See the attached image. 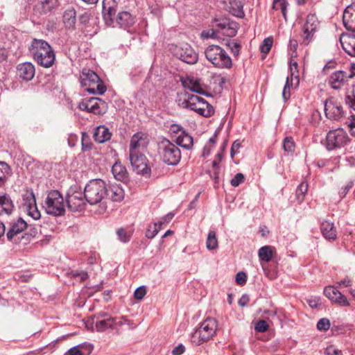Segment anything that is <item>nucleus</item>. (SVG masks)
<instances>
[{"mask_svg":"<svg viewBox=\"0 0 355 355\" xmlns=\"http://www.w3.org/2000/svg\"><path fill=\"white\" fill-rule=\"evenodd\" d=\"M28 50L34 60L40 66L49 68L53 65L55 61V53L46 41L33 39Z\"/></svg>","mask_w":355,"mask_h":355,"instance_id":"1","label":"nucleus"},{"mask_svg":"<svg viewBox=\"0 0 355 355\" xmlns=\"http://www.w3.org/2000/svg\"><path fill=\"white\" fill-rule=\"evenodd\" d=\"M107 187L105 181L101 179L90 180L85 187L84 196L91 205H97L106 196Z\"/></svg>","mask_w":355,"mask_h":355,"instance_id":"2","label":"nucleus"},{"mask_svg":"<svg viewBox=\"0 0 355 355\" xmlns=\"http://www.w3.org/2000/svg\"><path fill=\"white\" fill-rule=\"evenodd\" d=\"M217 329V320L213 318H207L200 323L198 328L191 334V343L196 345H200L211 339L216 335Z\"/></svg>","mask_w":355,"mask_h":355,"instance_id":"3","label":"nucleus"},{"mask_svg":"<svg viewBox=\"0 0 355 355\" xmlns=\"http://www.w3.org/2000/svg\"><path fill=\"white\" fill-rule=\"evenodd\" d=\"M80 84L87 92L93 94H103L107 88L102 80L94 71L83 69L80 76Z\"/></svg>","mask_w":355,"mask_h":355,"instance_id":"4","label":"nucleus"},{"mask_svg":"<svg viewBox=\"0 0 355 355\" xmlns=\"http://www.w3.org/2000/svg\"><path fill=\"white\" fill-rule=\"evenodd\" d=\"M158 154L160 159L168 165H177L181 159L179 148L166 139L159 142Z\"/></svg>","mask_w":355,"mask_h":355,"instance_id":"5","label":"nucleus"},{"mask_svg":"<svg viewBox=\"0 0 355 355\" xmlns=\"http://www.w3.org/2000/svg\"><path fill=\"white\" fill-rule=\"evenodd\" d=\"M205 54L206 58L216 67L230 69L232 66V59L220 46H208Z\"/></svg>","mask_w":355,"mask_h":355,"instance_id":"6","label":"nucleus"},{"mask_svg":"<svg viewBox=\"0 0 355 355\" xmlns=\"http://www.w3.org/2000/svg\"><path fill=\"white\" fill-rule=\"evenodd\" d=\"M184 101V107L190 108L205 117L211 116L214 113L212 105L208 103L202 98L193 94H186Z\"/></svg>","mask_w":355,"mask_h":355,"instance_id":"7","label":"nucleus"},{"mask_svg":"<svg viewBox=\"0 0 355 355\" xmlns=\"http://www.w3.org/2000/svg\"><path fill=\"white\" fill-rule=\"evenodd\" d=\"M65 202L61 193L57 190H52L47 194L45 200V210L48 214L61 216L65 213Z\"/></svg>","mask_w":355,"mask_h":355,"instance_id":"8","label":"nucleus"},{"mask_svg":"<svg viewBox=\"0 0 355 355\" xmlns=\"http://www.w3.org/2000/svg\"><path fill=\"white\" fill-rule=\"evenodd\" d=\"M78 108L80 110L91 112L94 114H103L105 113L107 105V103L99 98H84L78 104Z\"/></svg>","mask_w":355,"mask_h":355,"instance_id":"9","label":"nucleus"},{"mask_svg":"<svg viewBox=\"0 0 355 355\" xmlns=\"http://www.w3.org/2000/svg\"><path fill=\"white\" fill-rule=\"evenodd\" d=\"M326 139L327 148L329 150L343 147L349 141L347 132L342 128L329 131Z\"/></svg>","mask_w":355,"mask_h":355,"instance_id":"10","label":"nucleus"},{"mask_svg":"<svg viewBox=\"0 0 355 355\" xmlns=\"http://www.w3.org/2000/svg\"><path fill=\"white\" fill-rule=\"evenodd\" d=\"M324 113L326 117L330 120H340L345 114L342 102L334 97L328 98L324 103Z\"/></svg>","mask_w":355,"mask_h":355,"instance_id":"11","label":"nucleus"},{"mask_svg":"<svg viewBox=\"0 0 355 355\" xmlns=\"http://www.w3.org/2000/svg\"><path fill=\"white\" fill-rule=\"evenodd\" d=\"M172 51L173 55L176 58L187 64H193L198 62V53L188 44H184L180 46H175Z\"/></svg>","mask_w":355,"mask_h":355,"instance_id":"12","label":"nucleus"},{"mask_svg":"<svg viewBox=\"0 0 355 355\" xmlns=\"http://www.w3.org/2000/svg\"><path fill=\"white\" fill-rule=\"evenodd\" d=\"M67 205L71 211H82L86 206V199L81 191L70 189L66 196Z\"/></svg>","mask_w":355,"mask_h":355,"instance_id":"13","label":"nucleus"},{"mask_svg":"<svg viewBox=\"0 0 355 355\" xmlns=\"http://www.w3.org/2000/svg\"><path fill=\"white\" fill-rule=\"evenodd\" d=\"M320 22L315 14H309L302 27L304 34L302 43L308 45L312 40L314 34L319 28Z\"/></svg>","mask_w":355,"mask_h":355,"instance_id":"14","label":"nucleus"},{"mask_svg":"<svg viewBox=\"0 0 355 355\" xmlns=\"http://www.w3.org/2000/svg\"><path fill=\"white\" fill-rule=\"evenodd\" d=\"M355 76V66L352 67V71L346 72L344 71H336L329 78L328 83L330 87L336 90L341 89L349 80Z\"/></svg>","mask_w":355,"mask_h":355,"instance_id":"15","label":"nucleus"},{"mask_svg":"<svg viewBox=\"0 0 355 355\" xmlns=\"http://www.w3.org/2000/svg\"><path fill=\"white\" fill-rule=\"evenodd\" d=\"M130 161L133 170L137 174L146 175L150 171V168L148 166L147 159L141 153H130Z\"/></svg>","mask_w":355,"mask_h":355,"instance_id":"16","label":"nucleus"},{"mask_svg":"<svg viewBox=\"0 0 355 355\" xmlns=\"http://www.w3.org/2000/svg\"><path fill=\"white\" fill-rule=\"evenodd\" d=\"M215 27L217 31L227 37H234L237 33V24L230 21L227 18L214 19Z\"/></svg>","mask_w":355,"mask_h":355,"instance_id":"17","label":"nucleus"},{"mask_svg":"<svg viewBox=\"0 0 355 355\" xmlns=\"http://www.w3.org/2000/svg\"><path fill=\"white\" fill-rule=\"evenodd\" d=\"M149 142L146 134L139 132L133 135L130 144V153H139L144 150Z\"/></svg>","mask_w":355,"mask_h":355,"instance_id":"18","label":"nucleus"},{"mask_svg":"<svg viewBox=\"0 0 355 355\" xmlns=\"http://www.w3.org/2000/svg\"><path fill=\"white\" fill-rule=\"evenodd\" d=\"M117 3L115 0L103 1V15L106 24L111 26L116 12Z\"/></svg>","mask_w":355,"mask_h":355,"instance_id":"19","label":"nucleus"},{"mask_svg":"<svg viewBox=\"0 0 355 355\" xmlns=\"http://www.w3.org/2000/svg\"><path fill=\"white\" fill-rule=\"evenodd\" d=\"M324 294L332 302L338 304L340 306H349V303L346 297L343 295L336 287L328 286L324 289Z\"/></svg>","mask_w":355,"mask_h":355,"instance_id":"20","label":"nucleus"},{"mask_svg":"<svg viewBox=\"0 0 355 355\" xmlns=\"http://www.w3.org/2000/svg\"><path fill=\"white\" fill-rule=\"evenodd\" d=\"M343 21L346 29L355 33V3L346 7L343 13Z\"/></svg>","mask_w":355,"mask_h":355,"instance_id":"21","label":"nucleus"},{"mask_svg":"<svg viewBox=\"0 0 355 355\" xmlns=\"http://www.w3.org/2000/svg\"><path fill=\"white\" fill-rule=\"evenodd\" d=\"M17 75L24 80L29 81L35 76V67L31 62H24L19 64L17 67Z\"/></svg>","mask_w":355,"mask_h":355,"instance_id":"22","label":"nucleus"},{"mask_svg":"<svg viewBox=\"0 0 355 355\" xmlns=\"http://www.w3.org/2000/svg\"><path fill=\"white\" fill-rule=\"evenodd\" d=\"M340 41L343 50L348 55L355 57V34L343 35Z\"/></svg>","mask_w":355,"mask_h":355,"instance_id":"23","label":"nucleus"},{"mask_svg":"<svg viewBox=\"0 0 355 355\" xmlns=\"http://www.w3.org/2000/svg\"><path fill=\"white\" fill-rule=\"evenodd\" d=\"M27 226L28 225L26 222L21 218H19L12 225L11 227L8 231L6 234L8 240L12 241L15 237L21 233L27 227Z\"/></svg>","mask_w":355,"mask_h":355,"instance_id":"24","label":"nucleus"},{"mask_svg":"<svg viewBox=\"0 0 355 355\" xmlns=\"http://www.w3.org/2000/svg\"><path fill=\"white\" fill-rule=\"evenodd\" d=\"M106 196L113 202H121L124 198L125 192L120 184H111L107 188Z\"/></svg>","mask_w":355,"mask_h":355,"instance_id":"25","label":"nucleus"},{"mask_svg":"<svg viewBox=\"0 0 355 355\" xmlns=\"http://www.w3.org/2000/svg\"><path fill=\"white\" fill-rule=\"evenodd\" d=\"M243 3L241 0H227V8L233 15L242 18L244 17Z\"/></svg>","mask_w":355,"mask_h":355,"instance_id":"26","label":"nucleus"},{"mask_svg":"<svg viewBox=\"0 0 355 355\" xmlns=\"http://www.w3.org/2000/svg\"><path fill=\"white\" fill-rule=\"evenodd\" d=\"M134 18L128 12L123 11L118 14L116 18V24L124 29L130 28L134 24Z\"/></svg>","mask_w":355,"mask_h":355,"instance_id":"27","label":"nucleus"},{"mask_svg":"<svg viewBox=\"0 0 355 355\" xmlns=\"http://www.w3.org/2000/svg\"><path fill=\"white\" fill-rule=\"evenodd\" d=\"M14 209V204L8 195L0 196V216L10 215Z\"/></svg>","mask_w":355,"mask_h":355,"instance_id":"28","label":"nucleus"},{"mask_svg":"<svg viewBox=\"0 0 355 355\" xmlns=\"http://www.w3.org/2000/svg\"><path fill=\"white\" fill-rule=\"evenodd\" d=\"M324 237L327 240H335L337 237L336 230L333 223L324 220L320 226Z\"/></svg>","mask_w":355,"mask_h":355,"instance_id":"29","label":"nucleus"},{"mask_svg":"<svg viewBox=\"0 0 355 355\" xmlns=\"http://www.w3.org/2000/svg\"><path fill=\"white\" fill-rule=\"evenodd\" d=\"M93 137L95 141L102 144L110 139L111 133L105 125H99L95 129Z\"/></svg>","mask_w":355,"mask_h":355,"instance_id":"30","label":"nucleus"},{"mask_svg":"<svg viewBox=\"0 0 355 355\" xmlns=\"http://www.w3.org/2000/svg\"><path fill=\"white\" fill-rule=\"evenodd\" d=\"M76 21V12L73 8L67 9L63 14V22L68 29H73Z\"/></svg>","mask_w":355,"mask_h":355,"instance_id":"31","label":"nucleus"},{"mask_svg":"<svg viewBox=\"0 0 355 355\" xmlns=\"http://www.w3.org/2000/svg\"><path fill=\"white\" fill-rule=\"evenodd\" d=\"M112 173L114 178L119 181L125 182L128 180V173L125 168L120 163L115 162L112 167Z\"/></svg>","mask_w":355,"mask_h":355,"instance_id":"32","label":"nucleus"},{"mask_svg":"<svg viewBox=\"0 0 355 355\" xmlns=\"http://www.w3.org/2000/svg\"><path fill=\"white\" fill-rule=\"evenodd\" d=\"M175 142L178 146L187 150L191 149L193 145V137L185 131L181 132V133L176 137Z\"/></svg>","mask_w":355,"mask_h":355,"instance_id":"33","label":"nucleus"},{"mask_svg":"<svg viewBox=\"0 0 355 355\" xmlns=\"http://www.w3.org/2000/svg\"><path fill=\"white\" fill-rule=\"evenodd\" d=\"M36 203L35 196L32 190L26 191L22 195L21 207L24 210L31 209V206Z\"/></svg>","mask_w":355,"mask_h":355,"instance_id":"34","label":"nucleus"},{"mask_svg":"<svg viewBox=\"0 0 355 355\" xmlns=\"http://www.w3.org/2000/svg\"><path fill=\"white\" fill-rule=\"evenodd\" d=\"M116 324L115 319L112 317L97 320L95 324L98 331H104L107 329L112 328Z\"/></svg>","mask_w":355,"mask_h":355,"instance_id":"35","label":"nucleus"},{"mask_svg":"<svg viewBox=\"0 0 355 355\" xmlns=\"http://www.w3.org/2000/svg\"><path fill=\"white\" fill-rule=\"evenodd\" d=\"M258 255L261 261L269 262L272 257V247L269 245L261 247L259 250Z\"/></svg>","mask_w":355,"mask_h":355,"instance_id":"36","label":"nucleus"},{"mask_svg":"<svg viewBox=\"0 0 355 355\" xmlns=\"http://www.w3.org/2000/svg\"><path fill=\"white\" fill-rule=\"evenodd\" d=\"M309 185L307 182H302L297 188L296 190V198L299 203H302L304 197L308 191Z\"/></svg>","mask_w":355,"mask_h":355,"instance_id":"37","label":"nucleus"},{"mask_svg":"<svg viewBox=\"0 0 355 355\" xmlns=\"http://www.w3.org/2000/svg\"><path fill=\"white\" fill-rule=\"evenodd\" d=\"M206 246L208 250H212L218 248V240L214 231H209L208 233Z\"/></svg>","mask_w":355,"mask_h":355,"instance_id":"38","label":"nucleus"},{"mask_svg":"<svg viewBox=\"0 0 355 355\" xmlns=\"http://www.w3.org/2000/svg\"><path fill=\"white\" fill-rule=\"evenodd\" d=\"M10 172V168L9 165L4 162L0 161V187L5 184L7 175Z\"/></svg>","mask_w":355,"mask_h":355,"instance_id":"39","label":"nucleus"},{"mask_svg":"<svg viewBox=\"0 0 355 355\" xmlns=\"http://www.w3.org/2000/svg\"><path fill=\"white\" fill-rule=\"evenodd\" d=\"M295 142L291 137H286L283 141V148L288 153H293L295 151Z\"/></svg>","mask_w":355,"mask_h":355,"instance_id":"40","label":"nucleus"},{"mask_svg":"<svg viewBox=\"0 0 355 355\" xmlns=\"http://www.w3.org/2000/svg\"><path fill=\"white\" fill-rule=\"evenodd\" d=\"M293 81H291V78L290 79L289 77H287L283 91H282V97L284 100V101H286L288 99H289L291 96V87L293 85Z\"/></svg>","mask_w":355,"mask_h":355,"instance_id":"41","label":"nucleus"},{"mask_svg":"<svg viewBox=\"0 0 355 355\" xmlns=\"http://www.w3.org/2000/svg\"><path fill=\"white\" fill-rule=\"evenodd\" d=\"M42 10L44 12L51 11L58 5V0H44L41 2Z\"/></svg>","mask_w":355,"mask_h":355,"instance_id":"42","label":"nucleus"},{"mask_svg":"<svg viewBox=\"0 0 355 355\" xmlns=\"http://www.w3.org/2000/svg\"><path fill=\"white\" fill-rule=\"evenodd\" d=\"M226 45L231 50L232 53L234 56H238L241 49V45L234 42L233 40H228L226 42Z\"/></svg>","mask_w":355,"mask_h":355,"instance_id":"43","label":"nucleus"},{"mask_svg":"<svg viewBox=\"0 0 355 355\" xmlns=\"http://www.w3.org/2000/svg\"><path fill=\"white\" fill-rule=\"evenodd\" d=\"M286 2L285 0H274L272 8L273 9H277L278 6L281 9L282 13L286 20Z\"/></svg>","mask_w":355,"mask_h":355,"instance_id":"44","label":"nucleus"},{"mask_svg":"<svg viewBox=\"0 0 355 355\" xmlns=\"http://www.w3.org/2000/svg\"><path fill=\"white\" fill-rule=\"evenodd\" d=\"M31 209H27L26 210H24L27 213V214L33 218L34 220H38L41 217V214L40 211L37 209V204H34L32 205Z\"/></svg>","mask_w":355,"mask_h":355,"instance_id":"45","label":"nucleus"},{"mask_svg":"<svg viewBox=\"0 0 355 355\" xmlns=\"http://www.w3.org/2000/svg\"><path fill=\"white\" fill-rule=\"evenodd\" d=\"M272 42L273 40L272 37H267L264 39L260 47L261 51L265 54L268 53L272 47Z\"/></svg>","mask_w":355,"mask_h":355,"instance_id":"46","label":"nucleus"},{"mask_svg":"<svg viewBox=\"0 0 355 355\" xmlns=\"http://www.w3.org/2000/svg\"><path fill=\"white\" fill-rule=\"evenodd\" d=\"M159 232V227H157V223H154L153 225L149 226L146 231V236L148 239H153Z\"/></svg>","mask_w":355,"mask_h":355,"instance_id":"47","label":"nucleus"},{"mask_svg":"<svg viewBox=\"0 0 355 355\" xmlns=\"http://www.w3.org/2000/svg\"><path fill=\"white\" fill-rule=\"evenodd\" d=\"M293 58H291V60H290V72H291V81H293L294 77L296 79L298 78L297 62L296 61H294Z\"/></svg>","mask_w":355,"mask_h":355,"instance_id":"48","label":"nucleus"},{"mask_svg":"<svg viewBox=\"0 0 355 355\" xmlns=\"http://www.w3.org/2000/svg\"><path fill=\"white\" fill-rule=\"evenodd\" d=\"M119 240L123 243L130 241V234L123 228H119L116 232Z\"/></svg>","mask_w":355,"mask_h":355,"instance_id":"49","label":"nucleus"},{"mask_svg":"<svg viewBox=\"0 0 355 355\" xmlns=\"http://www.w3.org/2000/svg\"><path fill=\"white\" fill-rule=\"evenodd\" d=\"M245 180V177L243 174L239 173L235 175V176L231 180V185L234 187H238L240 184L243 182Z\"/></svg>","mask_w":355,"mask_h":355,"instance_id":"50","label":"nucleus"},{"mask_svg":"<svg viewBox=\"0 0 355 355\" xmlns=\"http://www.w3.org/2000/svg\"><path fill=\"white\" fill-rule=\"evenodd\" d=\"M346 103L355 110V87L353 88L351 93L346 96Z\"/></svg>","mask_w":355,"mask_h":355,"instance_id":"51","label":"nucleus"},{"mask_svg":"<svg viewBox=\"0 0 355 355\" xmlns=\"http://www.w3.org/2000/svg\"><path fill=\"white\" fill-rule=\"evenodd\" d=\"M330 327V321L327 318H321L317 324V328L322 331L328 330Z\"/></svg>","mask_w":355,"mask_h":355,"instance_id":"52","label":"nucleus"},{"mask_svg":"<svg viewBox=\"0 0 355 355\" xmlns=\"http://www.w3.org/2000/svg\"><path fill=\"white\" fill-rule=\"evenodd\" d=\"M146 294V288L144 286H141L135 291L134 297L135 299L141 300L144 298Z\"/></svg>","mask_w":355,"mask_h":355,"instance_id":"53","label":"nucleus"},{"mask_svg":"<svg viewBox=\"0 0 355 355\" xmlns=\"http://www.w3.org/2000/svg\"><path fill=\"white\" fill-rule=\"evenodd\" d=\"M297 46H298L297 41L294 39H291L289 41V49L292 52L291 58L297 57Z\"/></svg>","mask_w":355,"mask_h":355,"instance_id":"54","label":"nucleus"},{"mask_svg":"<svg viewBox=\"0 0 355 355\" xmlns=\"http://www.w3.org/2000/svg\"><path fill=\"white\" fill-rule=\"evenodd\" d=\"M268 328V324L265 320H259L257 322L255 325V330L259 332H264Z\"/></svg>","mask_w":355,"mask_h":355,"instance_id":"55","label":"nucleus"},{"mask_svg":"<svg viewBox=\"0 0 355 355\" xmlns=\"http://www.w3.org/2000/svg\"><path fill=\"white\" fill-rule=\"evenodd\" d=\"M188 89L191 92H196L200 94H204L205 91L199 84L193 83L187 87Z\"/></svg>","mask_w":355,"mask_h":355,"instance_id":"56","label":"nucleus"},{"mask_svg":"<svg viewBox=\"0 0 355 355\" xmlns=\"http://www.w3.org/2000/svg\"><path fill=\"white\" fill-rule=\"evenodd\" d=\"M247 279L246 274L243 272H239L236 275V282L239 285H243L245 284Z\"/></svg>","mask_w":355,"mask_h":355,"instance_id":"57","label":"nucleus"},{"mask_svg":"<svg viewBox=\"0 0 355 355\" xmlns=\"http://www.w3.org/2000/svg\"><path fill=\"white\" fill-rule=\"evenodd\" d=\"M353 186L352 182H349L346 185H345L343 187L341 188V189L339 191V195L341 198H344L348 191L352 189Z\"/></svg>","mask_w":355,"mask_h":355,"instance_id":"58","label":"nucleus"},{"mask_svg":"<svg viewBox=\"0 0 355 355\" xmlns=\"http://www.w3.org/2000/svg\"><path fill=\"white\" fill-rule=\"evenodd\" d=\"M91 17V14L89 12H85L79 16V21L82 24H87Z\"/></svg>","mask_w":355,"mask_h":355,"instance_id":"59","label":"nucleus"},{"mask_svg":"<svg viewBox=\"0 0 355 355\" xmlns=\"http://www.w3.org/2000/svg\"><path fill=\"white\" fill-rule=\"evenodd\" d=\"M201 36L205 39L214 38L216 36V31L214 29L203 31L201 33Z\"/></svg>","mask_w":355,"mask_h":355,"instance_id":"60","label":"nucleus"},{"mask_svg":"<svg viewBox=\"0 0 355 355\" xmlns=\"http://www.w3.org/2000/svg\"><path fill=\"white\" fill-rule=\"evenodd\" d=\"M306 302L312 308H316L320 304V299L318 297H309L306 299Z\"/></svg>","mask_w":355,"mask_h":355,"instance_id":"61","label":"nucleus"},{"mask_svg":"<svg viewBox=\"0 0 355 355\" xmlns=\"http://www.w3.org/2000/svg\"><path fill=\"white\" fill-rule=\"evenodd\" d=\"M185 347L182 344H180L172 350L173 355H181L184 353Z\"/></svg>","mask_w":355,"mask_h":355,"instance_id":"62","label":"nucleus"},{"mask_svg":"<svg viewBox=\"0 0 355 355\" xmlns=\"http://www.w3.org/2000/svg\"><path fill=\"white\" fill-rule=\"evenodd\" d=\"M64 355H83V353L78 346H75L69 349Z\"/></svg>","mask_w":355,"mask_h":355,"instance_id":"63","label":"nucleus"},{"mask_svg":"<svg viewBox=\"0 0 355 355\" xmlns=\"http://www.w3.org/2000/svg\"><path fill=\"white\" fill-rule=\"evenodd\" d=\"M249 300H250L249 296L247 294H244L239 299V304L241 306H245L249 302Z\"/></svg>","mask_w":355,"mask_h":355,"instance_id":"64","label":"nucleus"}]
</instances>
